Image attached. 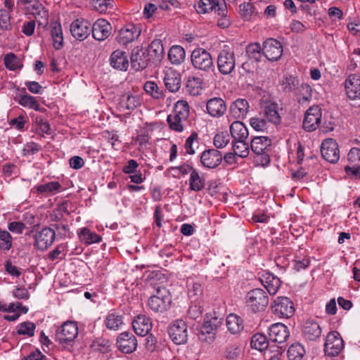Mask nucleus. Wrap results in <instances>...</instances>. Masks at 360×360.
Segmentation results:
<instances>
[{"label":"nucleus","instance_id":"obj_1","mask_svg":"<svg viewBox=\"0 0 360 360\" xmlns=\"http://www.w3.org/2000/svg\"><path fill=\"white\" fill-rule=\"evenodd\" d=\"M271 146V141L267 136H255L251 141V149L257 155L255 161L259 165H266L270 162V157L267 153Z\"/></svg>","mask_w":360,"mask_h":360},{"label":"nucleus","instance_id":"obj_2","mask_svg":"<svg viewBox=\"0 0 360 360\" xmlns=\"http://www.w3.org/2000/svg\"><path fill=\"white\" fill-rule=\"evenodd\" d=\"M172 302L169 290L165 287L156 289L155 294L148 299V305L155 312H163L167 309Z\"/></svg>","mask_w":360,"mask_h":360},{"label":"nucleus","instance_id":"obj_3","mask_svg":"<svg viewBox=\"0 0 360 360\" xmlns=\"http://www.w3.org/2000/svg\"><path fill=\"white\" fill-rule=\"evenodd\" d=\"M78 335V327L75 322L66 321L56 332V340L63 347L72 345Z\"/></svg>","mask_w":360,"mask_h":360},{"label":"nucleus","instance_id":"obj_4","mask_svg":"<svg viewBox=\"0 0 360 360\" xmlns=\"http://www.w3.org/2000/svg\"><path fill=\"white\" fill-rule=\"evenodd\" d=\"M245 300L246 304L254 312L264 310L269 304L268 295L260 288H255L248 292Z\"/></svg>","mask_w":360,"mask_h":360},{"label":"nucleus","instance_id":"obj_5","mask_svg":"<svg viewBox=\"0 0 360 360\" xmlns=\"http://www.w3.org/2000/svg\"><path fill=\"white\" fill-rule=\"evenodd\" d=\"M344 348V341L340 333L331 331L328 333L324 345V352L327 356H336Z\"/></svg>","mask_w":360,"mask_h":360},{"label":"nucleus","instance_id":"obj_6","mask_svg":"<svg viewBox=\"0 0 360 360\" xmlns=\"http://www.w3.org/2000/svg\"><path fill=\"white\" fill-rule=\"evenodd\" d=\"M56 236L53 229L44 227L34 235V247L41 251H44L53 243Z\"/></svg>","mask_w":360,"mask_h":360},{"label":"nucleus","instance_id":"obj_7","mask_svg":"<svg viewBox=\"0 0 360 360\" xmlns=\"http://www.w3.org/2000/svg\"><path fill=\"white\" fill-rule=\"evenodd\" d=\"M225 0H200L195 8L198 13L205 14L214 11L218 15H224Z\"/></svg>","mask_w":360,"mask_h":360},{"label":"nucleus","instance_id":"obj_8","mask_svg":"<svg viewBox=\"0 0 360 360\" xmlns=\"http://www.w3.org/2000/svg\"><path fill=\"white\" fill-rule=\"evenodd\" d=\"M274 314L281 318H290L295 312L293 302L287 297H277L272 306Z\"/></svg>","mask_w":360,"mask_h":360},{"label":"nucleus","instance_id":"obj_9","mask_svg":"<svg viewBox=\"0 0 360 360\" xmlns=\"http://www.w3.org/2000/svg\"><path fill=\"white\" fill-rule=\"evenodd\" d=\"M321 109L318 105L309 108L305 112L303 128L307 131H315L321 122Z\"/></svg>","mask_w":360,"mask_h":360},{"label":"nucleus","instance_id":"obj_10","mask_svg":"<svg viewBox=\"0 0 360 360\" xmlns=\"http://www.w3.org/2000/svg\"><path fill=\"white\" fill-rule=\"evenodd\" d=\"M168 333L172 340L176 345L184 344L187 341V325L181 319L174 321L170 326Z\"/></svg>","mask_w":360,"mask_h":360},{"label":"nucleus","instance_id":"obj_11","mask_svg":"<svg viewBox=\"0 0 360 360\" xmlns=\"http://www.w3.org/2000/svg\"><path fill=\"white\" fill-rule=\"evenodd\" d=\"M191 62L195 68L204 71L210 69L213 63L210 53L201 48L195 49L192 51Z\"/></svg>","mask_w":360,"mask_h":360},{"label":"nucleus","instance_id":"obj_12","mask_svg":"<svg viewBox=\"0 0 360 360\" xmlns=\"http://www.w3.org/2000/svg\"><path fill=\"white\" fill-rule=\"evenodd\" d=\"M131 65L135 71H141L146 68L150 62L149 53L147 50L139 46L132 49L131 53Z\"/></svg>","mask_w":360,"mask_h":360},{"label":"nucleus","instance_id":"obj_13","mask_svg":"<svg viewBox=\"0 0 360 360\" xmlns=\"http://www.w3.org/2000/svg\"><path fill=\"white\" fill-rule=\"evenodd\" d=\"M321 153L323 158L330 163H335L340 158L338 144L333 139H327L322 142Z\"/></svg>","mask_w":360,"mask_h":360},{"label":"nucleus","instance_id":"obj_14","mask_svg":"<svg viewBox=\"0 0 360 360\" xmlns=\"http://www.w3.org/2000/svg\"><path fill=\"white\" fill-rule=\"evenodd\" d=\"M262 53L267 60L276 61L282 56L283 46L278 41L268 39L263 44Z\"/></svg>","mask_w":360,"mask_h":360},{"label":"nucleus","instance_id":"obj_15","mask_svg":"<svg viewBox=\"0 0 360 360\" xmlns=\"http://www.w3.org/2000/svg\"><path fill=\"white\" fill-rule=\"evenodd\" d=\"M117 345L122 352L130 354L136 349L137 340L132 333L123 332L117 339Z\"/></svg>","mask_w":360,"mask_h":360},{"label":"nucleus","instance_id":"obj_16","mask_svg":"<svg viewBox=\"0 0 360 360\" xmlns=\"http://www.w3.org/2000/svg\"><path fill=\"white\" fill-rule=\"evenodd\" d=\"M269 336L272 342L283 343L288 339L290 331L285 325L276 323L269 327Z\"/></svg>","mask_w":360,"mask_h":360},{"label":"nucleus","instance_id":"obj_17","mask_svg":"<svg viewBox=\"0 0 360 360\" xmlns=\"http://www.w3.org/2000/svg\"><path fill=\"white\" fill-rule=\"evenodd\" d=\"M164 83L167 89L170 92H177L181 86V74L172 68L167 70L165 72Z\"/></svg>","mask_w":360,"mask_h":360},{"label":"nucleus","instance_id":"obj_18","mask_svg":"<svg viewBox=\"0 0 360 360\" xmlns=\"http://www.w3.org/2000/svg\"><path fill=\"white\" fill-rule=\"evenodd\" d=\"M232 149L233 153H226V163L228 164L233 163L236 156L245 158L249 154V147L245 140L233 141Z\"/></svg>","mask_w":360,"mask_h":360},{"label":"nucleus","instance_id":"obj_19","mask_svg":"<svg viewBox=\"0 0 360 360\" xmlns=\"http://www.w3.org/2000/svg\"><path fill=\"white\" fill-rule=\"evenodd\" d=\"M141 32L136 24H125L119 32L120 41L124 44L131 42L139 37Z\"/></svg>","mask_w":360,"mask_h":360},{"label":"nucleus","instance_id":"obj_20","mask_svg":"<svg viewBox=\"0 0 360 360\" xmlns=\"http://www.w3.org/2000/svg\"><path fill=\"white\" fill-rule=\"evenodd\" d=\"M345 91L347 96L354 100L360 98V76L350 75L345 82Z\"/></svg>","mask_w":360,"mask_h":360},{"label":"nucleus","instance_id":"obj_21","mask_svg":"<svg viewBox=\"0 0 360 360\" xmlns=\"http://www.w3.org/2000/svg\"><path fill=\"white\" fill-rule=\"evenodd\" d=\"M244 328L243 320L235 314H230L226 316V329L231 335H235V340L239 336Z\"/></svg>","mask_w":360,"mask_h":360},{"label":"nucleus","instance_id":"obj_22","mask_svg":"<svg viewBox=\"0 0 360 360\" xmlns=\"http://www.w3.org/2000/svg\"><path fill=\"white\" fill-rule=\"evenodd\" d=\"M110 64L114 69L126 71L129 67L127 53L120 49L114 51L110 57Z\"/></svg>","mask_w":360,"mask_h":360},{"label":"nucleus","instance_id":"obj_23","mask_svg":"<svg viewBox=\"0 0 360 360\" xmlns=\"http://www.w3.org/2000/svg\"><path fill=\"white\" fill-rule=\"evenodd\" d=\"M200 160L205 167L214 168L221 163L222 155L217 150L210 149L202 153Z\"/></svg>","mask_w":360,"mask_h":360},{"label":"nucleus","instance_id":"obj_24","mask_svg":"<svg viewBox=\"0 0 360 360\" xmlns=\"http://www.w3.org/2000/svg\"><path fill=\"white\" fill-rule=\"evenodd\" d=\"M134 332L141 336L146 335L152 328V323L146 315H138L132 322Z\"/></svg>","mask_w":360,"mask_h":360},{"label":"nucleus","instance_id":"obj_25","mask_svg":"<svg viewBox=\"0 0 360 360\" xmlns=\"http://www.w3.org/2000/svg\"><path fill=\"white\" fill-rule=\"evenodd\" d=\"M220 324L221 320L217 316H206L198 333L199 338L206 340L207 338H204V335L212 333Z\"/></svg>","mask_w":360,"mask_h":360},{"label":"nucleus","instance_id":"obj_26","mask_svg":"<svg viewBox=\"0 0 360 360\" xmlns=\"http://www.w3.org/2000/svg\"><path fill=\"white\" fill-rule=\"evenodd\" d=\"M302 335L307 340L314 341L321 337V328L315 321L307 320L304 323Z\"/></svg>","mask_w":360,"mask_h":360},{"label":"nucleus","instance_id":"obj_27","mask_svg":"<svg viewBox=\"0 0 360 360\" xmlns=\"http://www.w3.org/2000/svg\"><path fill=\"white\" fill-rule=\"evenodd\" d=\"M259 280L271 295H274L281 286L280 279L270 273L262 274Z\"/></svg>","mask_w":360,"mask_h":360},{"label":"nucleus","instance_id":"obj_28","mask_svg":"<svg viewBox=\"0 0 360 360\" xmlns=\"http://www.w3.org/2000/svg\"><path fill=\"white\" fill-rule=\"evenodd\" d=\"M249 105L246 100L238 98L230 106L229 115L233 119H243L246 115Z\"/></svg>","mask_w":360,"mask_h":360},{"label":"nucleus","instance_id":"obj_29","mask_svg":"<svg viewBox=\"0 0 360 360\" xmlns=\"http://www.w3.org/2000/svg\"><path fill=\"white\" fill-rule=\"evenodd\" d=\"M208 113L212 117H221L225 112V102L221 98L210 99L207 103Z\"/></svg>","mask_w":360,"mask_h":360},{"label":"nucleus","instance_id":"obj_30","mask_svg":"<svg viewBox=\"0 0 360 360\" xmlns=\"http://www.w3.org/2000/svg\"><path fill=\"white\" fill-rule=\"evenodd\" d=\"M91 24H71L70 32L72 35L77 40H84L92 32Z\"/></svg>","mask_w":360,"mask_h":360},{"label":"nucleus","instance_id":"obj_31","mask_svg":"<svg viewBox=\"0 0 360 360\" xmlns=\"http://www.w3.org/2000/svg\"><path fill=\"white\" fill-rule=\"evenodd\" d=\"M230 133L233 141L246 140L248 137V129L240 121H234L231 124Z\"/></svg>","mask_w":360,"mask_h":360},{"label":"nucleus","instance_id":"obj_32","mask_svg":"<svg viewBox=\"0 0 360 360\" xmlns=\"http://www.w3.org/2000/svg\"><path fill=\"white\" fill-rule=\"evenodd\" d=\"M92 35L98 41L108 38L112 32L111 24H92Z\"/></svg>","mask_w":360,"mask_h":360},{"label":"nucleus","instance_id":"obj_33","mask_svg":"<svg viewBox=\"0 0 360 360\" xmlns=\"http://www.w3.org/2000/svg\"><path fill=\"white\" fill-rule=\"evenodd\" d=\"M240 12L244 21H255L257 20V11L255 6L250 2L240 5Z\"/></svg>","mask_w":360,"mask_h":360},{"label":"nucleus","instance_id":"obj_34","mask_svg":"<svg viewBox=\"0 0 360 360\" xmlns=\"http://www.w3.org/2000/svg\"><path fill=\"white\" fill-rule=\"evenodd\" d=\"M189 189L194 191H200L205 188V181L202 175L195 170L192 171L189 178Z\"/></svg>","mask_w":360,"mask_h":360},{"label":"nucleus","instance_id":"obj_35","mask_svg":"<svg viewBox=\"0 0 360 360\" xmlns=\"http://www.w3.org/2000/svg\"><path fill=\"white\" fill-rule=\"evenodd\" d=\"M15 100L22 106L25 108H28L30 109H34L35 110L43 111L40 108V105L38 101L33 96L25 94V95H20L15 98Z\"/></svg>","mask_w":360,"mask_h":360},{"label":"nucleus","instance_id":"obj_36","mask_svg":"<svg viewBox=\"0 0 360 360\" xmlns=\"http://www.w3.org/2000/svg\"><path fill=\"white\" fill-rule=\"evenodd\" d=\"M264 115L270 122L276 124L281 122V117L278 112V105L275 103H271L265 106Z\"/></svg>","mask_w":360,"mask_h":360},{"label":"nucleus","instance_id":"obj_37","mask_svg":"<svg viewBox=\"0 0 360 360\" xmlns=\"http://www.w3.org/2000/svg\"><path fill=\"white\" fill-rule=\"evenodd\" d=\"M311 88L309 84H300L296 92L298 103L301 105L307 103L311 100Z\"/></svg>","mask_w":360,"mask_h":360},{"label":"nucleus","instance_id":"obj_38","mask_svg":"<svg viewBox=\"0 0 360 360\" xmlns=\"http://www.w3.org/2000/svg\"><path fill=\"white\" fill-rule=\"evenodd\" d=\"M105 324L107 328L117 330L123 325L122 316L116 312H111L106 316Z\"/></svg>","mask_w":360,"mask_h":360},{"label":"nucleus","instance_id":"obj_39","mask_svg":"<svg viewBox=\"0 0 360 360\" xmlns=\"http://www.w3.org/2000/svg\"><path fill=\"white\" fill-rule=\"evenodd\" d=\"M186 56L184 49L181 46H173L168 53V58L173 64H180Z\"/></svg>","mask_w":360,"mask_h":360},{"label":"nucleus","instance_id":"obj_40","mask_svg":"<svg viewBox=\"0 0 360 360\" xmlns=\"http://www.w3.org/2000/svg\"><path fill=\"white\" fill-rule=\"evenodd\" d=\"M172 115L183 119L186 121L189 115V105L186 101H178L174 108Z\"/></svg>","mask_w":360,"mask_h":360},{"label":"nucleus","instance_id":"obj_41","mask_svg":"<svg viewBox=\"0 0 360 360\" xmlns=\"http://www.w3.org/2000/svg\"><path fill=\"white\" fill-rule=\"evenodd\" d=\"M120 105L124 110H133L139 105V99L135 96L124 94L120 98Z\"/></svg>","mask_w":360,"mask_h":360},{"label":"nucleus","instance_id":"obj_42","mask_svg":"<svg viewBox=\"0 0 360 360\" xmlns=\"http://www.w3.org/2000/svg\"><path fill=\"white\" fill-rule=\"evenodd\" d=\"M251 347L260 352L268 348L269 341L266 335L262 333H256L251 338Z\"/></svg>","mask_w":360,"mask_h":360},{"label":"nucleus","instance_id":"obj_43","mask_svg":"<svg viewBox=\"0 0 360 360\" xmlns=\"http://www.w3.org/2000/svg\"><path fill=\"white\" fill-rule=\"evenodd\" d=\"M202 79L198 77H192L188 79L186 82V90L193 96L200 94L202 91Z\"/></svg>","mask_w":360,"mask_h":360},{"label":"nucleus","instance_id":"obj_44","mask_svg":"<svg viewBox=\"0 0 360 360\" xmlns=\"http://www.w3.org/2000/svg\"><path fill=\"white\" fill-rule=\"evenodd\" d=\"M34 188L37 193L50 195L59 191L61 189V185L58 181H51L37 186Z\"/></svg>","mask_w":360,"mask_h":360},{"label":"nucleus","instance_id":"obj_45","mask_svg":"<svg viewBox=\"0 0 360 360\" xmlns=\"http://www.w3.org/2000/svg\"><path fill=\"white\" fill-rule=\"evenodd\" d=\"M149 56H154L158 62L161 61L164 56V48L160 40H154L151 42L149 49L147 50Z\"/></svg>","mask_w":360,"mask_h":360},{"label":"nucleus","instance_id":"obj_46","mask_svg":"<svg viewBox=\"0 0 360 360\" xmlns=\"http://www.w3.org/2000/svg\"><path fill=\"white\" fill-rule=\"evenodd\" d=\"M305 352L303 345L296 342L291 345L288 348V357L289 360H302Z\"/></svg>","mask_w":360,"mask_h":360},{"label":"nucleus","instance_id":"obj_47","mask_svg":"<svg viewBox=\"0 0 360 360\" xmlns=\"http://www.w3.org/2000/svg\"><path fill=\"white\" fill-rule=\"evenodd\" d=\"M79 237L81 241L86 244L99 243L101 240V237L99 235L95 232L91 231L86 227L81 229L79 233Z\"/></svg>","mask_w":360,"mask_h":360},{"label":"nucleus","instance_id":"obj_48","mask_svg":"<svg viewBox=\"0 0 360 360\" xmlns=\"http://www.w3.org/2000/svg\"><path fill=\"white\" fill-rule=\"evenodd\" d=\"M242 353L240 339L235 340L233 345L226 347V360H239Z\"/></svg>","mask_w":360,"mask_h":360},{"label":"nucleus","instance_id":"obj_49","mask_svg":"<svg viewBox=\"0 0 360 360\" xmlns=\"http://www.w3.org/2000/svg\"><path fill=\"white\" fill-rule=\"evenodd\" d=\"M246 54L249 59L257 62L259 61L263 54L261 52L260 44L259 43H252L248 45L246 47Z\"/></svg>","mask_w":360,"mask_h":360},{"label":"nucleus","instance_id":"obj_50","mask_svg":"<svg viewBox=\"0 0 360 360\" xmlns=\"http://www.w3.org/2000/svg\"><path fill=\"white\" fill-rule=\"evenodd\" d=\"M143 88L147 94H150L155 99H160L164 96L162 90H161L158 84L154 82H146L144 84Z\"/></svg>","mask_w":360,"mask_h":360},{"label":"nucleus","instance_id":"obj_51","mask_svg":"<svg viewBox=\"0 0 360 360\" xmlns=\"http://www.w3.org/2000/svg\"><path fill=\"white\" fill-rule=\"evenodd\" d=\"M167 121L169 128L177 132H182L184 129L185 124L187 122L186 121H183V119L172 115H169L167 116Z\"/></svg>","mask_w":360,"mask_h":360},{"label":"nucleus","instance_id":"obj_52","mask_svg":"<svg viewBox=\"0 0 360 360\" xmlns=\"http://www.w3.org/2000/svg\"><path fill=\"white\" fill-rule=\"evenodd\" d=\"M33 8L32 14L35 17V20H30L29 22H41V20H46L48 18V12L39 2L32 5Z\"/></svg>","mask_w":360,"mask_h":360},{"label":"nucleus","instance_id":"obj_53","mask_svg":"<svg viewBox=\"0 0 360 360\" xmlns=\"http://www.w3.org/2000/svg\"><path fill=\"white\" fill-rule=\"evenodd\" d=\"M12 244V236L10 233L0 229V250L8 251L11 248Z\"/></svg>","mask_w":360,"mask_h":360},{"label":"nucleus","instance_id":"obj_54","mask_svg":"<svg viewBox=\"0 0 360 360\" xmlns=\"http://www.w3.org/2000/svg\"><path fill=\"white\" fill-rule=\"evenodd\" d=\"M4 64L6 68L11 70L20 69L22 66L19 59L12 53L6 55L4 57Z\"/></svg>","mask_w":360,"mask_h":360},{"label":"nucleus","instance_id":"obj_55","mask_svg":"<svg viewBox=\"0 0 360 360\" xmlns=\"http://www.w3.org/2000/svg\"><path fill=\"white\" fill-rule=\"evenodd\" d=\"M34 330L35 325L30 321L21 323L17 326V333L19 335L32 337L34 334Z\"/></svg>","mask_w":360,"mask_h":360},{"label":"nucleus","instance_id":"obj_56","mask_svg":"<svg viewBox=\"0 0 360 360\" xmlns=\"http://www.w3.org/2000/svg\"><path fill=\"white\" fill-rule=\"evenodd\" d=\"M283 90L285 92H291L297 90L300 86L299 80L292 76L286 77L281 84Z\"/></svg>","mask_w":360,"mask_h":360},{"label":"nucleus","instance_id":"obj_57","mask_svg":"<svg viewBox=\"0 0 360 360\" xmlns=\"http://www.w3.org/2000/svg\"><path fill=\"white\" fill-rule=\"evenodd\" d=\"M202 293V288L200 283H193L192 286L189 285L188 295L193 302H196Z\"/></svg>","mask_w":360,"mask_h":360},{"label":"nucleus","instance_id":"obj_58","mask_svg":"<svg viewBox=\"0 0 360 360\" xmlns=\"http://www.w3.org/2000/svg\"><path fill=\"white\" fill-rule=\"evenodd\" d=\"M349 165H360V148H352L347 154Z\"/></svg>","mask_w":360,"mask_h":360},{"label":"nucleus","instance_id":"obj_59","mask_svg":"<svg viewBox=\"0 0 360 360\" xmlns=\"http://www.w3.org/2000/svg\"><path fill=\"white\" fill-rule=\"evenodd\" d=\"M251 127L256 131H264L266 128V122L264 118L252 117L250 120Z\"/></svg>","mask_w":360,"mask_h":360},{"label":"nucleus","instance_id":"obj_60","mask_svg":"<svg viewBox=\"0 0 360 360\" xmlns=\"http://www.w3.org/2000/svg\"><path fill=\"white\" fill-rule=\"evenodd\" d=\"M35 124L38 126L42 133L50 134V125L49 122L41 116H37L34 120Z\"/></svg>","mask_w":360,"mask_h":360},{"label":"nucleus","instance_id":"obj_61","mask_svg":"<svg viewBox=\"0 0 360 360\" xmlns=\"http://www.w3.org/2000/svg\"><path fill=\"white\" fill-rule=\"evenodd\" d=\"M111 0H91L92 6L100 13L105 12L110 5Z\"/></svg>","mask_w":360,"mask_h":360},{"label":"nucleus","instance_id":"obj_62","mask_svg":"<svg viewBox=\"0 0 360 360\" xmlns=\"http://www.w3.org/2000/svg\"><path fill=\"white\" fill-rule=\"evenodd\" d=\"M197 139L198 134L195 132L192 133L191 135L186 139L184 145L186 153L189 155H193L195 153V150L193 145L194 141H197Z\"/></svg>","mask_w":360,"mask_h":360},{"label":"nucleus","instance_id":"obj_63","mask_svg":"<svg viewBox=\"0 0 360 360\" xmlns=\"http://www.w3.org/2000/svg\"><path fill=\"white\" fill-rule=\"evenodd\" d=\"M345 171L351 178L360 179V165H346Z\"/></svg>","mask_w":360,"mask_h":360},{"label":"nucleus","instance_id":"obj_64","mask_svg":"<svg viewBox=\"0 0 360 360\" xmlns=\"http://www.w3.org/2000/svg\"><path fill=\"white\" fill-rule=\"evenodd\" d=\"M25 228V225L22 221H13L8 224V229L10 231L20 234Z\"/></svg>","mask_w":360,"mask_h":360}]
</instances>
